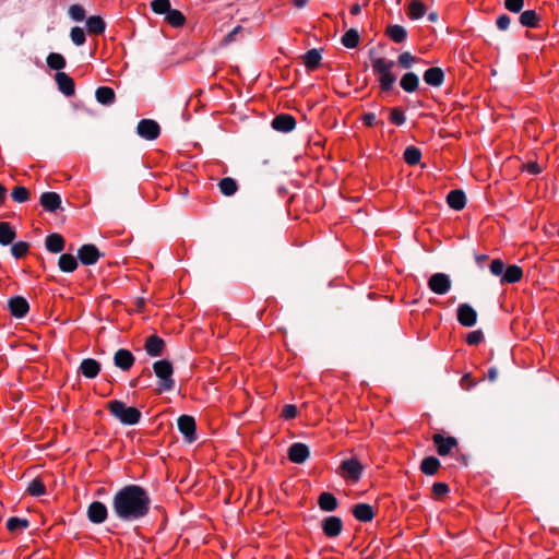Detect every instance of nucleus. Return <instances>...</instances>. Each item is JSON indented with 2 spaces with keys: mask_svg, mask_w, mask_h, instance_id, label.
Here are the masks:
<instances>
[{
  "mask_svg": "<svg viewBox=\"0 0 559 559\" xmlns=\"http://www.w3.org/2000/svg\"><path fill=\"white\" fill-rule=\"evenodd\" d=\"M114 514L122 522H135L145 518L151 510V498L140 485H127L112 497Z\"/></svg>",
  "mask_w": 559,
  "mask_h": 559,
  "instance_id": "nucleus-1",
  "label": "nucleus"
},
{
  "mask_svg": "<svg viewBox=\"0 0 559 559\" xmlns=\"http://www.w3.org/2000/svg\"><path fill=\"white\" fill-rule=\"evenodd\" d=\"M394 66L395 62L393 60L383 57L371 59L372 72L377 76L382 92L391 91L396 82V75L393 73Z\"/></svg>",
  "mask_w": 559,
  "mask_h": 559,
  "instance_id": "nucleus-2",
  "label": "nucleus"
},
{
  "mask_svg": "<svg viewBox=\"0 0 559 559\" xmlns=\"http://www.w3.org/2000/svg\"><path fill=\"white\" fill-rule=\"evenodd\" d=\"M107 408L123 425H136L142 416L136 407L127 406L126 403L119 400L108 402Z\"/></svg>",
  "mask_w": 559,
  "mask_h": 559,
  "instance_id": "nucleus-3",
  "label": "nucleus"
},
{
  "mask_svg": "<svg viewBox=\"0 0 559 559\" xmlns=\"http://www.w3.org/2000/svg\"><path fill=\"white\" fill-rule=\"evenodd\" d=\"M153 370L156 377L159 379L160 391H171L175 386L173 379L174 368L169 360L162 359L153 364Z\"/></svg>",
  "mask_w": 559,
  "mask_h": 559,
  "instance_id": "nucleus-4",
  "label": "nucleus"
},
{
  "mask_svg": "<svg viewBox=\"0 0 559 559\" xmlns=\"http://www.w3.org/2000/svg\"><path fill=\"white\" fill-rule=\"evenodd\" d=\"M362 469L361 463L357 459L352 457L342 461L338 467V474L345 479L357 483L361 477Z\"/></svg>",
  "mask_w": 559,
  "mask_h": 559,
  "instance_id": "nucleus-5",
  "label": "nucleus"
},
{
  "mask_svg": "<svg viewBox=\"0 0 559 559\" xmlns=\"http://www.w3.org/2000/svg\"><path fill=\"white\" fill-rule=\"evenodd\" d=\"M451 286V278L445 273H435L428 280V288L437 295H445Z\"/></svg>",
  "mask_w": 559,
  "mask_h": 559,
  "instance_id": "nucleus-6",
  "label": "nucleus"
},
{
  "mask_svg": "<svg viewBox=\"0 0 559 559\" xmlns=\"http://www.w3.org/2000/svg\"><path fill=\"white\" fill-rule=\"evenodd\" d=\"M138 134L148 141L156 140L160 134L159 124L152 119H142L136 127Z\"/></svg>",
  "mask_w": 559,
  "mask_h": 559,
  "instance_id": "nucleus-7",
  "label": "nucleus"
},
{
  "mask_svg": "<svg viewBox=\"0 0 559 559\" xmlns=\"http://www.w3.org/2000/svg\"><path fill=\"white\" fill-rule=\"evenodd\" d=\"M432 442L436 445L437 453L441 456L450 454L451 451L459 445L454 437H444L441 433H435L432 436Z\"/></svg>",
  "mask_w": 559,
  "mask_h": 559,
  "instance_id": "nucleus-8",
  "label": "nucleus"
},
{
  "mask_svg": "<svg viewBox=\"0 0 559 559\" xmlns=\"http://www.w3.org/2000/svg\"><path fill=\"white\" fill-rule=\"evenodd\" d=\"M456 319L461 325L471 328L477 322V312L471 305L461 304L456 310Z\"/></svg>",
  "mask_w": 559,
  "mask_h": 559,
  "instance_id": "nucleus-9",
  "label": "nucleus"
},
{
  "mask_svg": "<svg viewBox=\"0 0 559 559\" xmlns=\"http://www.w3.org/2000/svg\"><path fill=\"white\" fill-rule=\"evenodd\" d=\"M321 528L326 537L335 538L342 533L343 522L338 516H326L321 522Z\"/></svg>",
  "mask_w": 559,
  "mask_h": 559,
  "instance_id": "nucleus-10",
  "label": "nucleus"
},
{
  "mask_svg": "<svg viewBox=\"0 0 559 559\" xmlns=\"http://www.w3.org/2000/svg\"><path fill=\"white\" fill-rule=\"evenodd\" d=\"M195 428V420L192 416L181 415L178 418V429L188 442H192L197 439Z\"/></svg>",
  "mask_w": 559,
  "mask_h": 559,
  "instance_id": "nucleus-11",
  "label": "nucleus"
},
{
  "mask_svg": "<svg viewBox=\"0 0 559 559\" xmlns=\"http://www.w3.org/2000/svg\"><path fill=\"white\" fill-rule=\"evenodd\" d=\"M107 507L100 501H93L87 508V519L94 524L104 523L107 520Z\"/></svg>",
  "mask_w": 559,
  "mask_h": 559,
  "instance_id": "nucleus-12",
  "label": "nucleus"
},
{
  "mask_svg": "<svg viewBox=\"0 0 559 559\" xmlns=\"http://www.w3.org/2000/svg\"><path fill=\"white\" fill-rule=\"evenodd\" d=\"M78 258L82 264L93 265L99 260L100 253L95 245L88 243L79 249Z\"/></svg>",
  "mask_w": 559,
  "mask_h": 559,
  "instance_id": "nucleus-13",
  "label": "nucleus"
},
{
  "mask_svg": "<svg viewBox=\"0 0 559 559\" xmlns=\"http://www.w3.org/2000/svg\"><path fill=\"white\" fill-rule=\"evenodd\" d=\"M135 362L134 355L124 348L118 349L114 355V364L122 371H129Z\"/></svg>",
  "mask_w": 559,
  "mask_h": 559,
  "instance_id": "nucleus-14",
  "label": "nucleus"
},
{
  "mask_svg": "<svg viewBox=\"0 0 559 559\" xmlns=\"http://www.w3.org/2000/svg\"><path fill=\"white\" fill-rule=\"evenodd\" d=\"M8 307L11 314L19 319L24 318L29 310L27 300L21 296L10 298L8 301Z\"/></svg>",
  "mask_w": 559,
  "mask_h": 559,
  "instance_id": "nucleus-15",
  "label": "nucleus"
},
{
  "mask_svg": "<svg viewBox=\"0 0 559 559\" xmlns=\"http://www.w3.org/2000/svg\"><path fill=\"white\" fill-rule=\"evenodd\" d=\"M309 448L301 442L293 443L288 449V459L293 463L302 464L309 457Z\"/></svg>",
  "mask_w": 559,
  "mask_h": 559,
  "instance_id": "nucleus-16",
  "label": "nucleus"
},
{
  "mask_svg": "<svg viewBox=\"0 0 559 559\" xmlns=\"http://www.w3.org/2000/svg\"><path fill=\"white\" fill-rule=\"evenodd\" d=\"M272 128L280 132H290L296 127V120L292 115L281 114L273 118Z\"/></svg>",
  "mask_w": 559,
  "mask_h": 559,
  "instance_id": "nucleus-17",
  "label": "nucleus"
},
{
  "mask_svg": "<svg viewBox=\"0 0 559 559\" xmlns=\"http://www.w3.org/2000/svg\"><path fill=\"white\" fill-rule=\"evenodd\" d=\"M144 349L151 357L162 356L165 349V342L158 335H151L145 341Z\"/></svg>",
  "mask_w": 559,
  "mask_h": 559,
  "instance_id": "nucleus-18",
  "label": "nucleus"
},
{
  "mask_svg": "<svg viewBox=\"0 0 559 559\" xmlns=\"http://www.w3.org/2000/svg\"><path fill=\"white\" fill-rule=\"evenodd\" d=\"M39 202L43 209L50 213H55L61 206V198L57 192H44Z\"/></svg>",
  "mask_w": 559,
  "mask_h": 559,
  "instance_id": "nucleus-19",
  "label": "nucleus"
},
{
  "mask_svg": "<svg viewBox=\"0 0 559 559\" xmlns=\"http://www.w3.org/2000/svg\"><path fill=\"white\" fill-rule=\"evenodd\" d=\"M56 82L58 88L66 96H72L75 92V84L73 79L67 74L66 72H57L56 73Z\"/></svg>",
  "mask_w": 559,
  "mask_h": 559,
  "instance_id": "nucleus-20",
  "label": "nucleus"
},
{
  "mask_svg": "<svg viewBox=\"0 0 559 559\" xmlns=\"http://www.w3.org/2000/svg\"><path fill=\"white\" fill-rule=\"evenodd\" d=\"M353 515L354 518L364 523L371 522L374 518V510L368 503H358L353 507Z\"/></svg>",
  "mask_w": 559,
  "mask_h": 559,
  "instance_id": "nucleus-21",
  "label": "nucleus"
},
{
  "mask_svg": "<svg viewBox=\"0 0 559 559\" xmlns=\"http://www.w3.org/2000/svg\"><path fill=\"white\" fill-rule=\"evenodd\" d=\"M79 371L87 379H94L100 371V364L93 358H85L82 360Z\"/></svg>",
  "mask_w": 559,
  "mask_h": 559,
  "instance_id": "nucleus-22",
  "label": "nucleus"
},
{
  "mask_svg": "<svg viewBox=\"0 0 559 559\" xmlns=\"http://www.w3.org/2000/svg\"><path fill=\"white\" fill-rule=\"evenodd\" d=\"M424 81L430 86L438 87L444 81V72L441 68L432 67L425 71Z\"/></svg>",
  "mask_w": 559,
  "mask_h": 559,
  "instance_id": "nucleus-23",
  "label": "nucleus"
},
{
  "mask_svg": "<svg viewBox=\"0 0 559 559\" xmlns=\"http://www.w3.org/2000/svg\"><path fill=\"white\" fill-rule=\"evenodd\" d=\"M523 277V270L521 266L516 264L509 265L500 278V284H514L522 280Z\"/></svg>",
  "mask_w": 559,
  "mask_h": 559,
  "instance_id": "nucleus-24",
  "label": "nucleus"
},
{
  "mask_svg": "<svg viewBox=\"0 0 559 559\" xmlns=\"http://www.w3.org/2000/svg\"><path fill=\"white\" fill-rule=\"evenodd\" d=\"M45 246L49 252L59 253L63 251L66 241L60 234L53 233L46 237Z\"/></svg>",
  "mask_w": 559,
  "mask_h": 559,
  "instance_id": "nucleus-25",
  "label": "nucleus"
},
{
  "mask_svg": "<svg viewBox=\"0 0 559 559\" xmlns=\"http://www.w3.org/2000/svg\"><path fill=\"white\" fill-rule=\"evenodd\" d=\"M400 85L406 93H414L419 86V79L414 72H406L401 78Z\"/></svg>",
  "mask_w": 559,
  "mask_h": 559,
  "instance_id": "nucleus-26",
  "label": "nucleus"
},
{
  "mask_svg": "<svg viewBox=\"0 0 559 559\" xmlns=\"http://www.w3.org/2000/svg\"><path fill=\"white\" fill-rule=\"evenodd\" d=\"M449 206L455 211H460L465 206L466 198L463 191L452 190L447 197Z\"/></svg>",
  "mask_w": 559,
  "mask_h": 559,
  "instance_id": "nucleus-27",
  "label": "nucleus"
},
{
  "mask_svg": "<svg viewBox=\"0 0 559 559\" xmlns=\"http://www.w3.org/2000/svg\"><path fill=\"white\" fill-rule=\"evenodd\" d=\"M318 506L324 512H332L336 510L338 503L334 495L331 492H322L318 498Z\"/></svg>",
  "mask_w": 559,
  "mask_h": 559,
  "instance_id": "nucleus-28",
  "label": "nucleus"
},
{
  "mask_svg": "<svg viewBox=\"0 0 559 559\" xmlns=\"http://www.w3.org/2000/svg\"><path fill=\"white\" fill-rule=\"evenodd\" d=\"M95 96L98 103L106 106L114 104L116 100L115 91L109 86L98 87L95 92Z\"/></svg>",
  "mask_w": 559,
  "mask_h": 559,
  "instance_id": "nucleus-29",
  "label": "nucleus"
},
{
  "mask_svg": "<svg viewBox=\"0 0 559 559\" xmlns=\"http://www.w3.org/2000/svg\"><path fill=\"white\" fill-rule=\"evenodd\" d=\"M86 26H87L88 33L93 34V35H100L106 29L105 21L98 15L90 16L86 20Z\"/></svg>",
  "mask_w": 559,
  "mask_h": 559,
  "instance_id": "nucleus-30",
  "label": "nucleus"
},
{
  "mask_svg": "<svg viewBox=\"0 0 559 559\" xmlns=\"http://www.w3.org/2000/svg\"><path fill=\"white\" fill-rule=\"evenodd\" d=\"M58 266L62 272L71 273L78 267L76 258L70 253H63L59 258Z\"/></svg>",
  "mask_w": 559,
  "mask_h": 559,
  "instance_id": "nucleus-31",
  "label": "nucleus"
},
{
  "mask_svg": "<svg viewBox=\"0 0 559 559\" xmlns=\"http://www.w3.org/2000/svg\"><path fill=\"white\" fill-rule=\"evenodd\" d=\"M218 188L222 194L231 197L237 192L238 183L234 178L225 177L218 181Z\"/></svg>",
  "mask_w": 559,
  "mask_h": 559,
  "instance_id": "nucleus-32",
  "label": "nucleus"
},
{
  "mask_svg": "<svg viewBox=\"0 0 559 559\" xmlns=\"http://www.w3.org/2000/svg\"><path fill=\"white\" fill-rule=\"evenodd\" d=\"M15 230L10 223H0V243L3 246L10 245L15 239Z\"/></svg>",
  "mask_w": 559,
  "mask_h": 559,
  "instance_id": "nucleus-33",
  "label": "nucleus"
},
{
  "mask_svg": "<svg viewBox=\"0 0 559 559\" xmlns=\"http://www.w3.org/2000/svg\"><path fill=\"white\" fill-rule=\"evenodd\" d=\"M440 467V461L435 456H427L421 461L420 471L426 475H435Z\"/></svg>",
  "mask_w": 559,
  "mask_h": 559,
  "instance_id": "nucleus-34",
  "label": "nucleus"
},
{
  "mask_svg": "<svg viewBox=\"0 0 559 559\" xmlns=\"http://www.w3.org/2000/svg\"><path fill=\"white\" fill-rule=\"evenodd\" d=\"M321 61V53L317 49H310L304 55V64L309 71L318 68Z\"/></svg>",
  "mask_w": 559,
  "mask_h": 559,
  "instance_id": "nucleus-35",
  "label": "nucleus"
},
{
  "mask_svg": "<svg viewBox=\"0 0 559 559\" xmlns=\"http://www.w3.org/2000/svg\"><path fill=\"white\" fill-rule=\"evenodd\" d=\"M386 35L394 43H403L407 37V32L403 26H401L399 24H394V25L388 26Z\"/></svg>",
  "mask_w": 559,
  "mask_h": 559,
  "instance_id": "nucleus-36",
  "label": "nucleus"
},
{
  "mask_svg": "<svg viewBox=\"0 0 559 559\" xmlns=\"http://www.w3.org/2000/svg\"><path fill=\"white\" fill-rule=\"evenodd\" d=\"M427 8L419 0H412L408 5L407 15L412 20H418L426 14Z\"/></svg>",
  "mask_w": 559,
  "mask_h": 559,
  "instance_id": "nucleus-37",
  "label": "nucleus"
},
{
  "mask_svg": "<svg viewBox=\"0 0 559 559\" xmlns=\"http://www.w3.org/2000/svg\"><path fill=\"white\" fill-rule=\"evenodd\" d=\"M520 23L525 27H537L539 24V16L535 10H526L520 15Z\"/></svg>",
  "mask_w": 559,
  "mask_h": 559,
  "instance_id": "nucleus-38",
  "label": "nucleus"
},
{
  "mask_svg": "<svg viewBox=\"0 0 559 559\" xmlns=\"http://www.w3.org/2000/svg\"><path fill=\"white\" fill-rule=\"evenodd\" d=\"M404 160L409 166H415L420 163L421 152L416 146H407L403 154Z\"/></svg>",
  "mask_w": 559,
  "mask_h": 559,
  "instance_id": "nucleus-39",
  "label": "nucleus"
},
{
  "mask_svg": "<svg viewBox=\"0 0 559 559\" xmlns=\"http://www.w3.org/2000/svg\"><path fill=\"white\" fill-rule=\"evenodd\" d=\"M165 20L167 21V23L169 25H171L174 27H180L186 22L185 15L179 10H175V9H170L166 13Z\"/></svg>",
  "mask_w": 559,
  "mask_h": 559,
  "instance_id": "nucleus-40",
  "label": "nucleus"
},
{
  "mask_svg": "<svg viewBox=\"0 0 559 559\" xmlns=\"http://www.w3.org/2000/svg\"><path fill=\"white\" fill-rule=\"evenodd\" d=\"M342 44L349 49L356 48L359 44V34L356 29L350 28L342 36Z\"/></svg>",
  "mask_w": 559,
  "mask_h": 559,
  "instance_id": "nucleus-41",
  "label": "nucleus"
},
{
  "mask_svg": "<svg viewBox=\"0 0 559 559\" xmlns=\"http://www.w3.org/2000/svg\"><path fill=\"white\" fill-rule=\"evenodd\" d=\"M26 491L33 497H40L46 493V486L40 478H34L28 484Z\"/></svg>",
  "mask_w": 559,
  "mask_h": 559,
  "instance_id": "nucleus-42",
  "label": "nucleus"
},
{
  "mask_svg": "<svg viewBox=\"0 0 559 559\" xmlns=\"http://www.w3.org/2000/svg\"><path fill=\"white\" fill-rule=\"evenodd\" d=\"M31 193L27 188L23 186H16L11 192V198L16 203H25L29 200Z\"/></svg>",
  "mask_w": 559,
  "mask_h": 559,
  "instance_id": "nucleus-43",
  "label": "nucleus"
},
{
  "mask_svg": "<svg viewBox=\"0 0 559 559\" xmlns=\"http://www.w3.org/2000/svg\"><path fill=\"white\" fill-rule=\"evenodd\" d=\"M47 64H48L49 68L59 71V70H61V69H63L66 67V59L60 53L51 52L47 57Z\"/></svg>",
  "mask_w": 559,
  "mask_h": 559,
  "instance_id": "nucleus-44",
  "label": "nucleus"
},
{
  "mask_svg": "<svg viewBox=\"0 0 559 559\" xmlns=\"http://www.w3.org/2000/svg\"><path fill=\"white\" fill-rule=\"evenodd\" d=\"M27 527H28V521L25 520V519L13 516V518H10L7 521V528L10 532H15V531H19V530H24V528H27Z\"/></svg>",
  "mask_w": 559,
  "mask_h": 559,
  "instance_id": "nucleus-45",
  "label": "nucleus"
},
{
  "mask_svg": "<svg viewBox=\"0 0 559 559\" xmlns=\"http://www.w3.org/2000/svg\"><path fill=\"white\" fill-rule=\"evenodd\" d=\"M151 8L156 14H166L171 9V5L169 0H153Z\"/></svg>",
  "mask_w": 559,
  "mask_h": 559,
  "instance_id": "nucleus-46",
  "label": "nucleus"
},
{
  "mask_svg": "<svg viewBox=\"0 0 559 559\" xmlns=\"http://www.w3.org/2000/svg\"><path fill=\"white\" fill-rule=\"evenodd\" d=\"M29 250V245L25 241H17L12 245L11 252L16 259H21L26 255Z\"/></svg>",
  "mask_w": 559,
  "mask_h": 559,
  "instance_id": "nucleus-47",
  "label": "nucleus"
},
{
  "mask_svg": "<svg viewBox=\"0 0 559 559\" xmlns=\"http://www.w3.org/2000/svg\"><path fill=\"white\" fill-rule=\"evenodd\" d=\"M390 121L395 124V126H402L405 123L406 121V116H405V112L399 108V107H394L391 109L390 111V117H389Z\"/></svg>",
  "mask_w": 559,
  "mask_h": 559,
  "instance_id": "nucleus-48",
  "label": "nucleus"
},
{
  "mask_svg": "<svg viewBox=\"0 0 559 559\" xmlns=\"http://www.w3.org/2000/svg\"><path fill=\"white\" fill-rule=\"evenodd\" d=\"M397 61L402 68L409 69L415 62L418 61V58L413 56L411 52L405 51L399 56Z\"/></svg>",
  "mask_w": 559,
  "mask_h": 559,
  "instance_id": "nucleus-49",
  "label": "nucleus"
},
{
  "mask_svg": "<svg viewBox=\"0 0 559 559\" xmlns=\"http://www.w3.org/2000/svg\"><path fill=\"white\" fill-rule=\"evenodd\" d=\"M70 36H71V40L76 46H82L86 39L84 29L79 26H75L71 29Z\"/></svg>",
  "mask_w": 559,
  "mask_h": 559,
  "instance_id": "nucleus-50",
  "label": "nucleus"
},
{
  "mask_svg": "<svg viewBox=\"0 0 559 559\" xmlns=\"http://www.w3.org/2000/svg\"><path fill=\"white\" fill-rule=\"evenodd\" d=\"M489 270L492 275L502 277L504 270H506L503 261L500 259L492 260L489 265Z\"/></svg>",
  "mask_w": 559,
  "mask_h": 559,
  "instance_id": "nucleus-51",
  "label": "nucleus"
},
{
  "mask_svg": "<svg viewBox=\"0 0 559 559\" xmlns=\"http://www.w3.org/2000/svg\"><path fill=\"white\" fill-rule=\"evenodd\" d=\"M69 14L74 21H82L85 17V10L80 4H73L69 9Z\"/></svg>",
  "mask_w": 559,
  "mask_h": 559,
  "instance_id": "nucleus-52",
  "label": "nucleus"
},
{
  "mask_svg": "<svg viewBox=\"0 0 559 559\" xmlns=\"http://www.w3.org/2000/svg\"><path fill=\"white\" fill-rule=\"evenodd\" d=\"M504 7L512 13H520L524 7V0H504Z\"/></svg>",
  "mask_w": 559,
  "mask_h": 559,
  "instance_id": "nucleus-53",
  "label": "nucleus"
},
{
  "mask_svg": "<svg viewBox=\"0 0 559 559\" xmlns=\"http://www.w3.org/2000/svg\"><path fill=\"white\" fill-rule=\"evenodd\" d=\"M484 340V333L480 330H475L466 335V343L468 345H478Z\"/></svg>",
  "mask_w": 559,
  "mask_h": 559,
  "instance_id": "nucleus-54",
  "label": "nucleus"
},
{
  "mask_svg": "<svg viewBox=\"0 0 559 559\" xmlns=\"http://www.w3.org/2000/svg\"><path fill=\"white\" fill-rule=\"evenodd\" d=\"M432 493L436 498H439L449 492V486L445 483H435L432 485Z\"/></svg>",
  "mask_w": 559,
  "mask_h": 559,
  "instance_id": "nucleus-55",
  "label": "nucleus"
},
{
  "mask_svg": "<svg viewBox=\"0 0 559 559\" xmlns=\"http://www.w3.org/2000/svg\"><path fill=\"white\" fill-rule=\"evenodd\" d=\"M297 416V407L293 404H287L282 409V417L285 419H293Z\"/></svg>",
  "mask_w": 559,
  "mask_h": 559,
  "instance_id": "nucleus-56",
  "label": "nucleus"
},
{
  "mask_svg": "<svg viewBox=\"0 0 559 559\" xmlns=\"http://www.w3.org/2000/svg\"><path fill=\"white\" fill-rule=\"evenodd\" d=\"M510 23H511V19L507 14L499 15L496 21L497 27L500 31H507L510 26Z\"/></svg>",
  "mask_w": 559,
  "mask_h": 559,
  "instance_id": "nucleus-57",
  "label": "nucleus"
},
{
  "mask_svg": "<svg viewBox=\"0 0 559 559\" xmlns=\"http://www.w3.org/2000/svg\"><path fill=\"white\" fill-rule=\"evenodd\" d=\"M362 121L368 127H373L376 124L381 123L379 120H377V117L373 112H368L362 116Z\"/></svg>",
  "mask_w": 559,
  "mask_h": 559,
  "instance_id": "nucleus-58",
  "label": "nucleus"
},
{
  "mask_svg": "<svg viewBox=\"0 0 559 559\" xmlns=\"http://www.w3.org/2000/svg\"><path fill=\"white\" fill-rule=\"evenodd\" d=\"M240 29H241V27H240V26L235 27L231 32H229V33L224 37L223 43H224L225 45H227V44H230L231 41H234V40H235L236 35L238 34V32H239Z\"/></svg>",
  "mask_w": 559,
  "mask_h": 559,
  "instance_id": "nucleus-59",
  "label": "nucleus"
},
{
  "mask_svg": "<svg viewBox=\"0 0 559 559\" xmlns=\"http://www.w3.org/2000/svg\"><path fill=\"white\" fill-rule=\"evenodd\" d=\"M526 170L530 173V174H533V175H537L540 173V167L538 166L537 163H528L526 165Z\"/></svg>",
  "mask_w": 559,
  "mask_h": 559,
  "instance_id": "nucleus-60",
  "label": "nucleus"
},
{
  "mask_svg": "<svg viewBox=\"0 0 559 559\" xmlns=\"http://www.w3.org/2000/svg\"><path fill=\"white\" fill-rule=\"evenodd\" d=\"M8 195L7 188L0 182V207L4 204Z\"/></svg>",
  "mask_w": 559,
  "mask_h": 559,
  "instance_id": "nucleus-61",
  "label": "nucleus"
},
{
  "mask_svg": "<svg viewBox=\"0 0 559 559\" xmlns=\"http://www.w3.org/2000/svg\"><path fill=\"white\" fill-rule=\"evenodd\" d=\"M487 259H488V255H487V254H477V255L475 257L476 263H477L479 266H483V263H484L485 261H487Z\"/></svg>",
  "mask_w": 559,
  "mask_h": 559,
  "instance_id": "nucleus-62",
  "label": "nucleus"
},
{
  "mask_svg": "<svg viewBox=\"0 0 559 559\" xmlns=\"http://www.w3.org/2000/svg\"><path fill=\"white\" fill-rule=\"evenodd\" d=\"M497 374H498L497 369H496V368H490V369L488 370V374H487V377H488V379H489L490 381H495V380H496V378H497Z\"/></svg>",
  "mask_w": 559,
  "mask_h": 559,
  "instance_id": "nucleus-63",
  "label": "nucleus"
},
{
  "mask_svg": "<svg viewBox=\"0 0 559 559\" xmlns=\"http://www.w3.org/2000/svg\"><path fill=\"white\" fill-rule=\"evenodd\" d=\"M360 11H361V8H360V5H359V4H353V5H352V8H350V13H352L353 15H357V14H359V13H360Z\"/></svg>",
  "mask_w": 559,
  "mask_h": 559,
  "instance_id": "nucleus-64",
  "label": "nucleus"
}]
</instances>
